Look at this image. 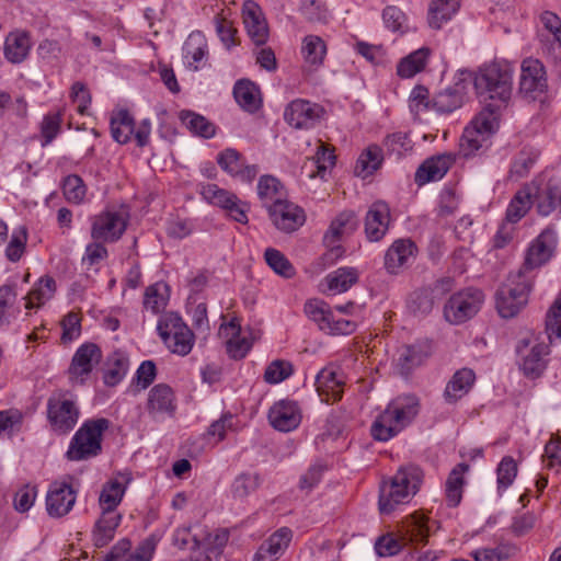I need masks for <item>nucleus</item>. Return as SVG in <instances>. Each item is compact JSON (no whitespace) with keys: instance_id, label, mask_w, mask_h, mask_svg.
Returning <instances> with one entry per match:
<instances>
[{"instance_id":"nucleus-1","label":"nucleus","mask_w":561,"mask_h":561,"mask_svg":"<svg viewBox=\"0 0 561 561\" xmlns=\"http://www.w3.org/2000/svg\"><path fill=\"white\" fill-rule=\"evenodd\" d=\"M476 93L485 103L490 116L505 108L513 92V68L506 62H491L479 68L473 77Z\"/></svg>"},{"instance_id":"nucleus-2","label":"nucleus","mask_w":561,"mask_h":561,"mask_svg":"<svg viewBox=\"0 0 561 561\" xmlns=\"http://www.w3.org/2000/svg\"><path fill=\"white\" fill-rule=\"evenodd\" d=\"M419 410L420 402L414 396L393 399L371 424V436L379 442L391 439L414 420Z\"/></svg>"},{"instance_id":"nucleus-3","label":"nucleus","mask_w":561,"mask_h":561,"mask_svg":"<svg viewBox=\"0 0 561 561\" xmlns=\"http://www.w3.org/2000/svg\"><path fill=\"white\" fill-rule=\"evenodd\" d=\"M423 472L416 466L399 468L389 482H382L379 494V511L390 514L399 504L408 503L422 483Z\"/></svg>"},{"instance_id":"nucleus-4","label":"nucleus","mask_w":561,"mask_h":561,"mask_svg":"<svg viewBox=\"0 0 561 561\" xmlns=\"http://www.w3.org/2000/svg\"><path fill=\"white\" fill-rule=\"evenodd\" d=\"M110 427L104 417L85 421L73 435L67 450V458L80 461L96 457L102 451L103 433Z\"/></svg>"},{"instance_id":"nucleus-5","label":"nucleus","mask_w":561,"mask_h":561,"mask_svg":"<svg viewBox=\"0 0 561 561\" xmlns=\"http://www.w3.org/2000/svg\"><path fill=\"white\" fill-rule=\"evenodd\" d=\"M531 285V277L523 271L510 274L496 293V308L502 318H513L525 307Z\"/></svg>"},{"instance_id":"nucleus-6","label":"nucleus","mask_w":561,"mask_h":561,"mask_svg":"<svg viewBox=\"0 0 561 561\" xmlns=\"http://www.w3.org/2000/svg\"><path fill=\"white\" fill-rule=\"evenodd\" d=\"M157 330L163 343L172 353L185 356L191 352L194 344V334L178 313H164L159 319Z\"/></svg>"},{"instance_id":"nucleus-7","label":"nucleus","mask_w":561,"mask_h":561,"mask_svg":"<svg viewBox=\"0 0 561 561\" xmlns=\"http://www.w3.org/2000/svg\"><path fill=\"white\" fill-rule=\"evenodd\" d=\"M358 227V219L353 210L340 213L330 224L329 229L323 236V243L328 248L323 254V260L328 263H334L340 259L344 250L340 242L351 236Z\"/></svg>"},{"instance_id":"nucleus-8","label":"nucleus","mask_w":561,"mask_h":561,"mask_svg":"<svg viewBox=\"0 0 561 561\" xmlns=\"http://www.w3.org/2000/svg\"><path fill=\"white\" fill-rule=\"evenodd\" d=\"M484 301V294L478 288H467L454 294L444 307L445 319L460 324L474 317Z\"/></svg>"},{"instance_id":"nucleus-9","label":"nucleus","mask_w":561,"mask_h":561,"mask_svg":"<svg viewBox=\"0 0 561 561\" xmlns=\"http://www.w3.org/2000/svg\"><path fill=\"white\" fill-rule=\"evenodd\" d=\"M77 404L64 394H54L47 400V417L51 428L59 434L69 433L78 423Z\"/></svg>"},{"instance_id":"nucleus-10","label":"nucleus","mask_w":561,"mask_h":561,"mask_svg":"<svg viewBox=\"0 0 561 561\" xmlns=\"http://www.w3.org/2000/svg\"><path fill=\"white\" fill-rule=\"evenodd\" d=\"M267 210L274 226L287 233L296 231L306 221L304 209L283 198L268 205Z\"/></svg>"},{"instance_id":"nucleus-11","label":"nucleus","mask_w":561,"mask_h":561,"mask_svg":"<svg viewBox=\"0 0 561 561\" xmlns=\"http://www.w3.org/2000/svg\"><path fill=\"white\" fill-rule=\"evenodd\" d=\"M102 359V352L94 343L82 344L75 353L68 368L69 379L73 383L82 385L87 377Z\"/></svg>"},{"instance_id":"nucleus-12","label":"nucleus","mask_w":561,"mask_h":561,"mask_svg":"<svg viewBox=\"0 0 561 561\" xmlns=\"http://www.w3.org/2000/svg\"><path fill=\"white\" fill-rule=\"evenodd\" d=\"M557 244V237L552 230H543L529 245L524 264L518 271L524 275L546 264L552 256Z\"/></svg>"},{"instance_id":"nucleus-13","label":"nucleus","mask_w":561,"mask_h":561,"mask_svg":"<svg viewBox=\"0 0 561 561\" xmlns=\"http://www.w3.org/2000/svg\"><path fill=\"white\" fill-rule=\"evenodd\" d=\"M495 116H488L481 112L473 121L470 127H467L460 138V149L463 156L473 154L478 151L488 136L493 131Z\"/></svg>"},{"instance_id":"nucleus-14","label":"nucleus","mask_w":561,"mask_h":561,"mask_svg":"<svg viewBox=\"0 0 561 561\" xmlns=\"http://www.w3.org/2000/svg\"><path fill=\"white\" fill-rule=\"evenodd\" d=\"M321 105L305 100L293 101L285 110V121L297 129L313 127L323 116Z\"/></svg>"},{"instance_id":"nucleus-15","label":"nucleus","mask_w":561,"mask_h":561,"mask_svg":"<svg viewBox=\"0 0 561 561\" xmlns=\"http://www.w3.org/2000/svg\"><path fill=\"white\" fill-rule=\"evenodd\" d=\"M127 221L116 211H104L98 215L92 224L91 237L94 241L115 242L124 233Z\"/></svg>"},{"instance_id":"nucleus-16","label":"nucleus","mask_w":561,"mask_h":561,"mask_svg":"<svg viewBox=\"0 0 561 561\" xmlns=\"http://www.w3.org/2000/svg\"><path fill=\"white\" fill-rule=\"evenodd\" d=\"M77 493L65 481H55L49 485L46 495L47 513L51 517L67 515L76 503Z\"/></svg>"},{"instance_id":"nucleus-17","label":"nucleus","mask_w":561,"mask_h":561,"mask_svg":"<svg viewBox=\"0 0 561 561\" xmlns=\"http://www.w3.org/2000/svg\"><path fill=\"white\" fill-rule=\"evenodd\" d=\"M390 207L385 201L374 202L365 216L364 230L370 242L380 241L389 229Z\"/></svg>"},{"instance_id":"nucleus-18","label":"nucleus","mask_w":561,"mask_h":561,"mask_svg":"<svg viewBox=\"0 0 561 561\" xmlns=\"http://www.w3.org/2000/svg\"><path fill=\"white\" fill-rule=\"evenodd\" d=\"M542 64L537 59H525L522 64L519 92L527 98L536 99L547 88Z\"/></svg>"},{"instance_id":"nucleus-19","label":"nucleus","mask_w":561,"mask_h":561,"mask_svg":"<svg viewBox=\"0 0 561 561\" xmlns=\"http://www.w3.org/2000/svg\"><path fill=\"white\" fill-rule=\"evenodd\" d=\"M267 417L275 430L290 432L300 424L301 412L295 401L279 400L271 407Z\"/></svg>"},{"instance_id":"nucleus-20","label":"nucleus","mask_w":561,"mask_h":561,"mask_svg":"<svg viewBox=\"0 0 561 561\" xmlns=\"http://www.w3.org/2000/svg\"><path fill=\"white\" fill-rule=\"evenodd\" d=\"M455 161L456 157L453 153H442L426 159L415 172V183L421 186L440 180Z\"/></svg>"},{"instance_id":"nucleus-21","label":"nucleus","mask_w":561,"mask_h":561,"mask_svg":"<svg viewBox=\"0 0 561 561\" xmlns=\"http://www.w3.org/2000/svg\"><path fill=\"white\" fill-rule=\"evenodd\" d=\"M529 346L527 340H522L517 352L523 356L522 369L527 377L537 378L546 368L545 356L548 354V346L545 343H535L528 353L524 354Z\"/></svg>"},{"instance_id":"nucleus-22","label":"nucleus","mask_w":561,"mask_h":561,"mask_svg":"<svg viewBox=\"0 0 561 561\" xmlns=\"http://www.w3.org/2000/svg\"><path fill=\"white\" fill-rule=\"evenodd\" d=\"M430 355V346L426 344L403 345L398 350L396 369L401 376H409L420 367Z\"/></svg>"},{"instance_id":"nucleus-23","label":"nucleus","mask_w":561,"mask_h":561,"mask_svg":"<svg viewBox=\"0 0 561 561\" xmlns=\"http://www.w3.org/2000/svg\"><path fill=\"white\" fill-rule=\"evenodd\" d=\"M343 386L344 380L336 369L325 367L317 375V391L324 402L340 400L343 393Z\"/></svg>"},{"instance_id":"nucleus-24","label":"nucleus","mask_w":561,"mask_h":561,"mask_svg":"<svg viewBox=\"0 0 561 561\" xmlns=\"http://www.w3.org/2000/svg\"><path fill=\"white\" fill-rule=\"evenodd\" d=\"M174 393L165 383L156 385L150 391L147 401V410L150 415L157 417L167 414L172 416L175 412Z\"/></svg>"},{"instance_id":"nucleus-25","label":"nucleus","mask_w":561,"mask_h":561,"mask_svg":"<svg viewBox=\"0 0 561 561\" xmlns=\"http://www.w3.org/2000/svg\"><path fill=\"white\" fill-rule=\"evenodd\" d=\"M243 23L254 44H265L268 37L267 24L260 8L252 1H247L243 5Z\"/></svg>"},{"instance_id":"nucleus-26","label":"nucleus","mask_w":561,"mask_h":561,"mask_svg":"<svg viewBox=\"0 0 561 561\" xmlns=\"http://www.w3.org/2000/svg\"><path fill=\"white\" fill-rule=\"evenodd\" d=\"M129 481V477L119 473L103 485L99 497V504L102 512L117 513L116 507L122 502L126 491V484Z\"/></svg>"},{"instance_id":"nucleus-27","label":"nucleus","mask_w":561,"mask_h":561,"mask_svg":"<svg viewBox=\"0 0 561 561\" xmlns=\"http://www.w3.org/2000/svg\"><path fill=\"white\" fill-rule=\"evenodd\" d=\"M291 540V530L280 528L266 539L254 554L253 561H275L288 547Z\"/></svg>"},{"instance_id":"nucleus-28","label":"nucleus","mask_w":561,"mask_h":561,"mask_svg":"<svg viewBox=\"0 0 561 561\" xmlns=\"http://www.w3.org/2000/svg\"><path fill=\"white\" fill-rule=\"evenodd\" d=\"M416 251L415 244L410 239L396 240L385 255V267L391 274L398 273Z\"/></svg>"},{"instance_id":"nucleus-29","label":"nucleus","mask_w":561,"mask_h":561,"mask_svg":"<svg viewBox=\"0 0 561 561\" xmlns=\"http://www.w3.org/2000/svg\"><path fill=\"white\" fill-rule=\"evenodd\" d=\"M476 380V374L470 368L457 370L448 381L444 398L448 403H455L466 396L472 388Z\"/></svg>"},{"instance_id":"nucleus-30","label":"nucleus","mask_w":561,"mask_h":561,"mask_svg":"<svg viewBox=\"0 0 561 561\" xmlns=\"http://www.w3.org/2000/svg\"><path fill=\"white\" fill-rule=\"evenodd\" d=\"M240 324L232 319L219 328V334L228 337L227 352L234 359L243 358L251 348V343L245 337H240Z\"/></svg>"},{"instance_id":"nucleus-31","label":"nucleus","mask_w":561,"mask_h":561,"mask_svg":"<svg viewBox=\"0 0 561 561\" xmlns=\"http://www.w3.org/2000/svg\"><path fill=\"white\" fill-rule=\"evenodd\" d=\"M121 520L122 515L119 513L102 512L93 528L94 546L103 548L112 541Z\"/></svg>"},{"instance_id":"nucleus-32","label":"nucleus","mask_w":561,"mask_h":561,"mask_svg":"<svg viewBox=\"0 0 561 561\" xmlns=\"http://www.w3.org/2000/svg\"><path fill=\"white\" fill-rule=\"evenodd\" d=\"M31 41L28 33L22 31L11 32L4 42V56L12 64L22 62L28 55Z\"/></svg>"},{"instance_id":"nucleus-33","label":"nucleus","mask_w":561,"mask_h":561,"mask_svg":"<svg viewBox=\"0 0 561 561\" xmlns=\"http://www.w3.org/2000/svg\"><path fill=\"white\" fill-rule=\"evenodd\" d=\"M459 7V0H432L427 15L430 26L440 28L458 11Z\"/></svg>"},{"instance_id":"nucleus-34","label":"nucleus","mask_w":561,"mask_h":561,"mask_svg":"<svg viewBox=\"0 0 561 561\" xmlns=\"http://www.w3.org/2000/svg\"><path fill=\"white\" fill-rule=\"evenodd\" d=\"M328 289L332 294H341L348 290L358 280V271L355 267H339L329 273L324 278Z\"/></svg>"},{"instance_id":"nucleus-35","label":"nucleus","mask_w":561,"mask_h":561,"mask_svg":"<svg viewBox=\"0 0 561 561\" xmlns=\"http://www.w3.org/2000/svg\"><path fill=\"white\" fill-rule=\"evenodd\" d=\"M179 118L193 135L211 138L216 134L215 125L198 113L183 110L180 112Z\"/></svg>"},{"instance_id":"nucleus-36","label":"nucleus","mask_w":561,"mask_h":561,"mask_svg":"<svg viewBox=\"0 0 561 561\" xmlns=\"http://www.w3.org/2000/svg\"><path fill=\"white\" fill-rule=\"evenodd\" d=\"M233 95L237 103L249 112H254L260 106L259 90L249 80H239L233 88Z\"/></svg>"},{"instance_id":"nucleus-37","label":"nucleus","mask_w":561,"mask_h":561,"mask_svg":"<svg viewBox=\"0 0 561 561\" xmlns=\"http://www.w3.org/2000/svg\"><path fill=\"white\" fill-rule=\"evenodd\" d=\"M261 477L256 472H241L232 481L230 491L233 499L244 500L261 485Z\"/></svg>"},{"instance_id":"nucleus-38","label":"nucleus","mask_w":561,"mask_h":561,"mask_svg":"<svg viewBox=\"0 0 561 561\" xmlns=\"http://www.w3.org/2000/svg\"><path fill=\"white\" fill-rule=\"evenodd\" d=\"M135 131V121L126 110H122L111 118V133L115 141L127 144Z\"/></svg>"},{"instance_id":"nucleus-39","label":"nucleus","mask_w":561,"mask_h":561,"mask_svg":"<svg viewBox=\"0 0 561 561\" xmlns=\"http://www.w3.org/2000/svg\"><path fill=\"white\" fill-rule=\"evenodd\" d=\"M430 56V49L422 47L409 56L401 59L397 67V72L401 78H411L417 72L422 71L425 67L426 60Z\"/></svg>"},{"instance_id":"nucleus-40","label":"nucleus","mask_w":561,"mask_h":561,"mask_svg":"<svg viewBox=\"0 0 561 561\" xmlns=\"http://www.w3.org/2000/svg\"><path fill=\"white\" fill-rule=\"evenodd\" d=\"M56 291V282L51 276L45 275L39 278L36 286L30 291L25 307L31 309L41 306L49 300Z\"/></svg>"},{"instance_id":"nucleus-41","label":"nucleus","mask_w":561,"mask_h":561,"mask_svg":"<svg viewBox=\"0 0 561 561\" xmlns=\"http://www.w3.org/2000/svg\"><path fill=\"white\" fill-rule=\"evenodd\" d=\"M301 51L307 64L318 67L323 62L327 46L321 37L308 35L304 38Z\"/></svg>"},{"instance_id":"nucleus-42","label":"nucleus","mask_w":561,"mask_h":561,"mask_svg":"<svg viewBox=\"0 0 561 561\" xmlns=\"http://www.w3.org/2000/svg\"><path fill=\"white\" fill-rule=\"evenodd\" d=\"M531 204L533 201L529 188L519 190L507 207L506 219L510 222H517L527 214Z\"/></svg>"},{"instance_id":"nucleus-43","label":"nucleus","mask_w":561,"mask_h":561,"mask_svg":"<svg viewBox=\"0 0 561 561\" xmlns=\"http://www.w3.org/2000/svg\"><path fill=\"white\" fill-rule=\"evenodd\" d=\"M381 161V149L377 146H370L357 159L355 171L357 175L366 178L380 167Z\"/></svg>"},{"instance_id":"nucleus-44","label":"nucleus","mask_w":561,"mask_h":561,"mask_svg":"<svg viewBox=\"0 0 561 561\" xmlns=\"http://www.w3.org/2000/svg\"><path fill=\"white\" fill-rule=\"evenodd\" d=\"M264 259L266 264L282 277L291 278L296 274L294 265L280 251L276 249H266Z\"/></svg>"},{"instance_id":"nucleus-45","label":"nucleus","mask_w":561,"mask_h":561,"mask_svg":"<svg viewBox=\"0 0 561 561\" xmlns=\"http://www.w3.org/2000/svg\"><path fill=\"white\" fill-rule=\"evenodd\" d=\"M257 194L261 201L267 207L277 198L283 197V186L276 178L272 175H263L259 180Z\"/></svg>"},{"instance_id":"nucleus-46","label":"nucleus","mask_w":561,"mask_h":561,"mask_svg":"<svg viewBox=\"0 0 561 561\" xmlns=\"http://www.w3.org/2000/svg\"><path fill=\"white\" fill-rule=\"evenodd\" d=\"M305 312L307 317L314 321L320 330L324 331L330 328L329 320L332 319V310L328 305L319 299H312L305 304Z\"/></svg>"},{"instance_id":"nucleus-47","label":"nucleus","mask_w":561,"mask_h":561,"mask_svg":"<svg viewBox=\"0 0 561 561\" xmlns=\"http://www.w3.org/2000/svg\"><path fill=\"white\" fill-rule=\"evenodd\" d=\"M206 48L207 44L201 36L191 35L185 42L183 47L184 57L193 70L199 68L198 62L205 57Z\"/></svg>"},{"instance_id":"nucleus-48","label":"nucleus","mask_w":561,"mask_h":561,"mask_svg":"<svg viewBox=\"0 0 561 561\" xmlns=\"http://www.w3.org/2000/svg\"><path fill=\"white\" fill-rule=\"evenodd\" d=\"M128 359L122 354L115 353L108 358V367L104 373V382L107 386L117 385L126 375Z\"/></svg>"},{"instance_id":"nucleus-49","label":"nucleus","mask_w":561,"mask_h":561,"mask_svg":"<svg viewBox=\"0 0 561 561\" xmlns=\"http://www.w3.org/2000/svg\"><path fill=\"white\" fill-rule=\"evenodd\" d=\"M517 463L511 456L502 458L496 469L499 493H502L512 485L517 476Z\"/></svg>"},{"instance_id":"nucleus-50","label":"nucleus","mask_w":561,"mask_h":561,"mask_svg":"<svg viewBox=\"0 0 561 561\" xmlns=\"http://www.w3.org/2000/svg\"><path fill=\"white\" fill-rule=\"evenodd\" d=\"M62 192L68 202L80 204L85 197L87 186L79 175L70 174L64 180Z\"/></svg>"},{"instance_id":"nucleus-51","label":"nucleus","mask_w":561,"mask_h":561,"mask_svg":"<svg viewBox=\"0 0 561 561\" xmlns=\"http://www.w3.org/2000/svg\"><path fill=\"white\" fill-rule=\"evenodd\" d=\"M437 299L428 288L414 291L409 300V308L415 314H426L431 312Z\"/></svg>"},{"instance_id":"nucleus-52","label":"nucleus","mask_w":561,"mask_h":561,"mask_svg":"<svg viewBox=\"0 0 561 561\" xmlns=\"http://www.w3.org/2000/svg\"><path fill=\"white\" fill-rule=\"evenodd\" d=\"M382 20L386 27L401 34L408 31V18L405 13L396 5H388L382 11Z\"/></svg>"},{"instance_id":"nucleus-53","label":"nucleus","mask_w":561,"mask_h":561,"mask_svg":"<svg viewBox=\"0 0 561 561\" xmlns=\"http://www.w3.org/2000/svg\"><path fill=\"white\" fill-rule=\"evenodd\" d=\"M237 419L230 413H224L220 419L214 421L207 428L206 435L216 438V443L226 438L228 432L236 430Z\"/></svg>"},{"instance_id":"nucleus-54","label":"nucleus","mask_w":561,"mask_h":561,"mask_svg":"<svg viewBox=\"0 0 561 561\" xmlns=\"http://www.w3.org/2000/svg\"><path fill=\"white\" fill-rule=\"evenodd\" d=\"M462 104V95L457 91L446 90L444 92H439L433 99L432 106L438 113H450L456 108L460 107Z\"/></svg>"},{"instance_id":"nucleus-55","label":"nucleus","mask_w":561,"mask_h":561,"mask_svg":"<svg viewBox=\"0 0 561 561\" xmlns=\"http://www.w3.org/2000/svg\"><path fill=\"white\" fill-rule=\"evenodd\" d=\"M293 374V365L283 359L273 360L265 369L264 380L275 385L284 381Z\"/></svg>"},{"instance_id":"nucleus-56","label":"nucleus","mask_w":561,"mask_h":561,"mask_svg":"<svg viewBox=\"0 0 561 561\" xmlns=\"http://www.w3.org/2000/svg\"><path fill=\"white\" fill-rule=\"evenodd\" d=\"M537 154L531 151H520L512 163L510 178L519 180L528 175L530 169L535 164Z\"/></svg>"},{"instance_id":"nucleus-57","label":"nucleus","mask_w":561,"mask_h":561,"mask_svg":"<svg viewBox=\"0 0 561 561\" xmlns=\"http://www.w3.org/2000/svg\"><path fill=\"white\" fill-rule=\"evenodd\" d=\"M202 194L205 199H207L209 203L219 206L224 209H228L230 204H232L237 196L219 188L216 184H208L203 187Z\"/></svg>"},{"instance_id":"nucleus-58","label":"nucleus","mask_w":561,"mask_h":561,"mask_svg":"<svg viewBox=\"0 0 561 561\" xmlns=\"http://www.w3.org/2000/svg\"><path fill=\"white\" fill-rule=\"evenodd\" d=\"M300 12L310 22H324L328 19V9L322 0H302Z\"/></svg>"},{"instance_id":"nucleus-59","label":"nucleus","mask_w":561,"mask_h":561,"mask_svg":"<svg viewBox=\"0 0 561 561\" xmlns=\"http://www.w3.org/2000/svg\"><path fill=\"white\" fill-rule=\"evenodd\" d=\"M386 150L400 158L404 152L412 149L411 139L404 133H394L389 135L383 142Z\"/></svg>"},{"instance_id":"nucleus-60","label":"nucleus","mask_w":561,"mask_h":561,"mask_svg":"<svg viewBox=\"0 0 561 561\" xmlns=\"http://www.w3.org/2000/svg\"><path fill=\"white\" fill-rule=\"evenodd\" d=\"M217 162L222 170L231 175H234L236 172H240L241 167H243L242 156L232 148H228L220 152L218 154Z\"/></svg>"},{"instance_id":"nucleus-61","label":"nucleus","mask_w":561,"mask_h":561,"mask_svg":"<svg viewBox=\"0 0 561 561\" xmlns=\"http://www.w3.org/2000/svg\"><path fill=\"white\" fill-rule=\"evenodd\" d=\"M162 288H167L163 283H157L147 287L145 291L144 305L153 312H159L165 306V298L160 293Z\"/></svg>"},{"instance_id":"nucleus-62","label":"nucleus","mask_w":561,"mask_h":561,"mask_svg":"<svg viewBox=\"0 0 561 561\" xmlns=\"http://www.w3.org/2000/svg\"><path fill=\"white\" fill-rule=\"evenodd\" d=\"M173 541L180 549L191 548L196 550L207 545L196 534L192 535L191 529L187 527L178 528L174 533Z\"/></svg>"},{"instance_id":"nucleus-63","label":"nucleus","mask_w":561,"mask_h":561,"mask_svg":"<svg viewBox=\"0 0 561 561\" xmlns=\"http://www.w3.org/2000/svg\"><path fill=\"white\" fill-rule=\"evenodd\" d=\"M546 330L549 339L552 335L561 337V297L556 300L546 318Z\"/></svg>"},{"instance_id":"nucleus-64","label":"nucleus","mask_w":561,"mask_h":561,"mask_svg":"<svg viewBox=\"0 0 561 561\" xmlns=\"http://www.w3.org/2000/svg\"><path fill=\"white\" fill-rule=\"evenodd\" d=\"M157 538L150 536L142 540L125 561H150L157 547Z\"/></svg>"}]
</instances>
